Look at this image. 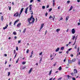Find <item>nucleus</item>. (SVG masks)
Instances as JSON below:
<instances>
[{
	"label": "nucleus",
	"mask_w": 80,
	"mask_h": 80,
	"mask_svg": "<svg viewBox=\"0 0 80 80\" xmlns=\"http://www.w3.org/2000/svg\"><path fill=\"white\" fill-rule=\"evenodd\" d=\"M53 79V78H50L49 79V80H52V79Z\"/></svg>",
	"instance_id": "obj_63"
},
{
	"label": "nucleus",
	"mask_w": 80,
	"mask_h": 80,
	"mask_svg": "<svg viewBox=\"0 0 80 80\" xmlns=\"http://www.w3.org/2000/svg\"><path fill=\"white\" fill-rule=\"evenodd\" d=\"M39 63H41V62H42V58H41L39 61Z\"/></svg>",
	"instance_id": "obj_48"
},
{
	"label": "nucleus",
	"mask_w": 80,
	"mask_h": 80,
	"mask_svg": "<svg viewBox=\"0 0 80 80\" xmlns=\"http://www.w3.org/2000/svg\"><path fill=\"white\" fill-rule=\"evenodd\" d=\"M45 6H42V9H45Z\"/></svg>",
	"instance_id": "obj_37"
},
{
	"label": "nucleus",
	"mask_w": 80,
	"mask_h": 80,
	"mask_svg": "<svg viewBox=\"0 0 80 80\" xmlns=\"http://www.w3.org/2000/svg\"><path fill=\"white\" fill-rule=\"evenodd\" d=\"M32 68H31L30 70H29V71L28 72V73H31V72H32Z\"/></svg>",
	"instance_id": "obj_13"
},
{
	"label": "nucleus",
	"mask_w": 80,
	"mask_h": 80,
	"mask_svg": "<svg viewBox=\"0 0 80 80\" xmlns=\"http://www.w3.org/2000/svg\"><path fill=\"white\" fill-rule=\"evenodd\" d=\"M28 9V7L26 8V10H27Z\"/></svg>",
	"instance_id": "obj_57"
},
{
	"label": "nucleus",
	"mask_w": 80,
	"mask_h": 80,
	"mask_svg": "<svg viewBox=\"0 0 80 80\" xmlns=\"http://www.w3.org/2000/svg\"><path fill=\"white\" fill-rule=\"evenodd\" d=\"M25 68H26V67H23V68H22V69L23 70H24Z\"/></svg>",
	"instance_id": "obj_54"
},
{
	"label": "nucleus",
	"mask_w": 80,
	"mask_h": 80,
	"mask_svg": "<svg viewBox=\"0 0 80 80\" xmlns=\"http://www.w3.org/2000/svg\"><path fill=\"white\" fill-rule=\"evenodd\" d=\"M32 5L31 4L29 6V11H31L32 10Z\"/></svg>",
	"instance_id": "obj_5"
},
{
	"label": "nucleus",
	"mask_w": 80,
	"mask_h": 80,
	"mask_svg": "<svg viewBox=\"0 0 80 80\" xmlns=\"http://www.w3.org/2000/svg\"><path fill=\"white\" fill-rule=\"evenodd\" d=\"M21 43V40L18 41V43Z\"/></svg>",
	"instance_id": "obj_39"
},
{
	"label": "nucleus",
	"mask_w": 80,
	"mask_h": 80,
	"mask_svg": "<svg viewBox=\"0 0 80 80\" xmlns=\"http://www.w3.org/2000/svg\"><path fill=\"white\" fill-rule=\"evenodd\" d=\"M33 18H33V15H32L31 17H30V18H28V22H30V21L32 20V19H33Z\"/></svg>",
	"instance_id": "obj_1"
},
{
	"label": "nucleus",
	"mask_w": 80,
	"mask_h": 80,
	"mask_svg": "<svg viewBox=\"0 0 80 80\" xmlns=\"http://www.w3.org/2000/svg\"><path fill=\"white\" fill-rule=\"evenodd\" d=\"M49 8V5H48V6H47L46 8Z\"/></svg>",
	"instance_id": "obj_55"
},
{
	"label": "nucleus",
	"mask_w": 80,
	"mask_h": 80,
	"mask_svg": "<svg viewBox=\"0 0 80 80\" xmlns=\"http://www.w3.org/2000/svg\"><path fill=\"white\" fill-rule=\"evenodd\" d=\"M13 35H17V32L14 31L13 32Z\"/></svg>",
	"instance_id": "obj_17"
},
{
	"label": "nucleus",
	"mask_w": 80,
	"mask_h": 80,
	"mask_svg": "<svg viewBox=\"0 0 80 80\" xmlns=\"http://www.w3.org/2000/svg\"><path fill=\"white\" fill-rule=\"evenodd\" d=\"M30 12H32V13H31V15H33V11L31 10V11H30Z\"/></svg>",
	"instance_id": "obj_22"
},
{
	"label": "nucleus",
	"mask_w": 80,
	"mask_h": 80,
	"mask_svg": "<svg viewBox=\"0 0 80 80\" xmlns=\"http://www.w3.org/2000/svg\"><path fill=\"white\" fill-rule=\"evenodd\" d=\"M18 21H19V20L18 19L16 21H15L14 23V25H15V24H16V23H17V22H18Z\"/></svg>",
	"instance_id": "obj_7"
},
{
	"label": "nucleus",
	"mask_w": 80,
	"mask_h": 80,
	"mask_svg": "<svg viewBox=\"0 0 80 80\" xmlns=\"http://www.w3.org/2000/svg\"><path fill=\"white\" fill-rule=\"evenodd\" d=\"M72 34H74V33H75V30L74 28L72 29Z\"/></svg>",
	"instance_id": "obj_4"
},
{
	"label": "nucleus",
	"mask_w": 80,
	"mask_h": 80,
	"mask_svg": "<svg viewBox=\"0 0 80 80\" xmlns=\"http://www.w3.org/2000/svg\"><path fill=\"white\" fill-rule=\"evenodd\" d=\"M68 62L69 63H72L73 62H72V60H68Z\"/></svg>",
	"instance_id": "obj_9"
},
{
	"label": "nucleus",
	"mask_w": 80,
	"mask_h": 80,
	"mask_svg": "<svg viewBox=\"0 0 80 80\" xmlns=\"http://www.w3.org/2000/svg\"><path fill=\"white\" fill-rule=\"evenodd\" d=\"M12 25V22H10L9 23V25Z\"/></svg>",
	"instance_id": "obj_56"
},
{
	"label": "nucleus",
	"mask_w": 80,
	"mask_h": 80,
	"mask_svg": "<svg viewBox=\"0 0 80 80\" xmlns=\"http://www.w3.org/2000/svg\"><path fill=\"white\" fill-rule=\"evenodd\" d=\"M77 2H80V0H77Z\"/></svg>",
	"instance_id": "obj_61"
},
{
	"label": "nucleus",
	"mask_w": 80,
	"mask_h": 80,
	"mask_svg": "<svg viewBox=\"0 0 80 80\" xmlns=\"http://www.w3.org/2000/svg\"><path fill=\"white\" fill-rule=\"evenodd\" d=\"M10 72H8V76H10Z\"/></svg>",
	"instance_id": "obj_34"
},
{
	"label": "nucleus",
	"mask_w": 80,
	"mask_h": 80,
	"mask_svg": "<svg viewBox=\"0 0 80 80\" xmlns=\"http://www.w3.org/2000/svg\"><path fill=\"white\" fill-rule=\"evenodd\" d=\"M72 9H73V7L72 6H71V7L70 8V9H69V11H70L72 10Z\"/></svg>",
	"instance_id": "obj_14"
},
{
	"label": "nucleus",
	"mask_w": 80,
	"mask_h": 80,
	"mask_svg": "<svg viewBox=\"0 0 80 80\" xmlns=\"http://www.w3.org/2000/svg\"><path fill=\"white\" fill-rule=\"evenodd\" d=\"M55 65H56V63L54 64L53 65V66L54 67H55Z\"/></svg>",
	"instance_id": "obj_62"
},
{
	"label": "nucleus",
	"mask_w": 80,
	"mask_h": 80,
	"mask_svg": "<svg viewBox=\"0 0 80 80\" xmlns=\"http://www.w3.org/2000/svg\"><path fill=\"white\" fill-rule=\"evenodd\" d=\"M53 0V6H54V5H55V0Z\"/></svg>",
	"instance_id": "obj_27"
},
{
	"label": "nucleus",
	"mask_w": 80,
	"mask_h": 80,
	"mask_svg": "<svg viewBox=\"0 0 80 80\" xmlns=\"http://www.w3.org/2000/svg\"><path fill=\"white\" fill-rule=\"evenodd\" d=\"M35 18H32V22H30V21H29L28 22L29 23V24H32V23H34V22H35Z\"/></svg>",
	"instance_id": "obj_2"
},
{
	"label": "nucleus",
	"mask_w": 80,
	"mask_h": 80,
	"mask_svg": "<svg viewBox=\"0 0 80 80\" xmlns=\"http://www.w3.org/2000/svg\"><path fill=\"white\" fill-rule=\"evenodd\" d=\"M16 50L17 51H18V47H16Z\"/></svg>",
	"instance_id": "obj_35"
},
{
	"label": "nucleus",
	"mask_w": 80,
	"mask_h": 80,
	"mask_svg": "<svg viewBox=\"0 0 80 80\" xmlns=\"http://www.w3.org/2000/svg\"><path fill=\"white\" fill-rule=\"evenodd\" d=\"M59 50H60V48H58L56 50V52H58L59 51Z\"/></svg>",
	"instance_id": "obj_15"
},
{
	"label": "nucleus",
	"mask_w": 80,
	"mask_h": 80,
	"mask_svg": "<svg viewBox=\"0 0 80 80\" xmlns=\"http://www.w3.org/2000/svg\"><path fill=\"white\" fill-rule=\"evenodd\" d=\"M61 50H64V47H61Z\"/></svg>",
	"instance_id": "obj_24"
},
{
	"label": "nucleus",
	"mask_w": 80,
	"mask_h": 80,
	"mask_svg": "<svg viewBox=\"0 0 80 80\" xmlns=\"http://www.w3.org/2000/svg\"><path fill=\"white\" fill-rule=\"evenodd\" d=\"M70 1H67V3H68H68H70Z\"/></svg>",
	"instance_id": "obj_43"
},
{
	"label": "nucleus",
	"mask_w": 80,
	"mask_h": 80,
	"mask_svg": "<svg viewBox=\"0 0 80 80\" xmlns=\"http://www.w3.org/2000/svg\"><path fill=\"white\" fill-rule=\"evenodd\" d=\"M48 15V13H47V12H46L45 14V16H47V15Z\"/></svg>",
	"instance_id": "obj_52"
},
{
	"label": "nucleus",
	"mask_w": 80,
	"mask_h": 80,
	"mask_svg": "<svg viewBox=\"0 0 80 80\" xmlns=\"http://www.w3.org/2000/svg\"><path fill=\"white\" fill-rule=\"evenodd\" d=\"M47 33V31L46 30L45 33V35H46Z\"/></svg>",
	"instance_id": "obj_51"
},
{
	"label": "nucleus",
	"mask_w": 80,
	"mask_h": 80,
	"mask_svg": "<svg viewBox=\"0 0 80 80\" xmlns=\"http://www.w3.org/2000/svg\"><path fill=\"white\" fill-rule=\"evenodd\" d=\"M26 30H27V29L25 28V29L23 30V32L24 33H25V32H26Z\"/></svg>",
	"instance_id": "obj_26"
},
{
	"label": "nucleus",
	"mask_w": 80,
	"mask_h": 80,
	"mask_svg": "<svg viewBox=\"0 0 80 80\" xmlns=\"http://www.w3.org/2000/svg\"><path fill=\"white\" fill-rule=\"evenodd\" d=\"M43 26H44V24H41V26L40 28V30H42V28L43 27Z\"/></svg>",
	"instance_id": "obj_6"
},
{
	"label": "nucleus",
	"mask_w": 80,
	"mask_h": 80,
	"mask_svg": "<svg viewBox=\"0 0 80 80\" xmlns=\"http://www.w3.org/2000/svg\"><path fill=\"white\" fill-rule=\"evenodd\" d=\"M62 19L63 18H62V17H61L60 18V20H62Z\"/></svg>",
	"instance_id": "obj_59"
},
{
	"label": "nucleus",
	"mask_w": 80,
	"mask_h": 80,
	"mask_svg": "<svg viewBox=\"0 0 80 80\" xmlns=\"http://www.w3.org/2000/svg\"><path fill=\"white\" fill-rule=\"evenodd\" d=\"M52 70L51 69V70L49 72V75H51V73H52Z\"/></svg>",
	"instance_id": "obj_23"
},
{
	"label": "nucleus",
	"mask_w": 80,
	"mask_h": 80,
	"mask_svg": "<svg viewBox=\"0 0 80 80\" xmlns=\"http://www.w3.org/2000/svg\"><path fill=\"white\" fill-rule=\"evenodd\" d=\"M72 48H69V49H68V51L69 52V51H70V50H72Z\"/></svg>",
	"instance_id": "obj_41"
},
{
	"label": "nucleus",
	"mask_w": 80,
	"mask_h": 80,
	"mask_svg": "<svg viewBox=\"0 0 80 80\" xmlns=\"http://www.w3.org/2000/svg\"><path fill=\"white\" fill-rule=\"evenodd\" d=\"M21 14H22V12H20V13H19V17H20V16Z\"/></svg>",
	"instance_id": "obj_45"
},
{
	"label": "nucleus",
	"mask_w": 80,
	"mask_h": 80,
	"mask_svg": "<svg viewBox=\"0 0 80 80\" xmlns=\"http://www.w3.org/2000/svg\"><path fill=\"white\" fill-rule=\"evenodd\" d=\"M70 56L71 57H73V54H71Z\"/></svg>",
	"instance_id": "obj_50"
},
{
	"label": "nucleus",
	"mask_w": 80,
	"mask_h": 80,
	"mask_svg": "<svg viewBox=\"0 0 80 80\" xmlns=\"http://www.w3.org/2000/svg\"><path fill=\"white\" fill-rule=\"evenodd\" d=\"M33 0H31L30 1V2L32 3V2H33Z\"/></svg>",
	"instance_id": "obj_44"
},
{
	"label": "nucleus",
	"mask_w": 80,
	"mask_h": 80,
	"mask_svg": "<svg viewBox=\"0 0 80 80\" xmlns=\"http://www.w3.org/2000/svg\"><path fill=\"white\" fill-rule=\"evenodd\" d=\"M78 65H80V61H79V62H78Z\"/></svg>",
	"instance_id": "obj_64"
},
{
	"label": "nucleus",
	"mask_w": 80,
	"mask_h": 80,
	"mask_svg": "<svg viewBox=\"0 0 80 80\" xmlns=\"http://www.w3.org/2000/svg\"><path fill=\"white\" fill-rule=\"evenodd\" d=\"M68 18H69V17L67 16V17L66 18V21H67V20H68Z\"/></svg>",
	"instance_id": "obj_21"
},
{
	"label": "nucleus",
	"mask_w": 80,
	"mask_h": 80,
	"mask_svg": "<svg viewBox=\"0 0 80 80\" xmlns=\"http://www.w3.org/2000/svg\"><path fill=\"white\" fill-rule=\"evenodd\" d=\"M76 60V59H75V58H74L72 60V62H75V61Z\"/></svg>",
	"instance_id": "obj_11"
},
{
	"label": "nucleus",
	"mask_w": 80,
	"mask_h": 80,
	"mask_svg": "<svg viewBox=\"0 0 80 80\" xmlns=\"http://www.w3.org/2000/svg\"><path fill=\"white\" fill-rule=\"evenodd\" d=\"M20 25H21V23H19L17 25V27H20Z\"/></svg>",
	"instance_id": "obj_16"
},
{
	"label": "nucleus",
	"mask_w": 80,
	"mask_h": 80,
	"mask_svg": "<svg viewBox=\"0 0 80 80\" xmlns=\"http://www.w3.org/2000/svg\"><path fill=\"white\" fill-rule=\"evenodd\" d=\"M17 36H15L14 37V38H15V39H17Z\"/></svg>",
	"instance_id": "obj_58"
},
{
	"label": "nucleus",
	"mask_w": 80,
	"mask_h": 80,
	"mask_svg": "<svg viewBox=\"0 0 80 80\" xmlns=\"http://www.w3.org/2000/svg\"><path fill=\"white\" fill-rule=\"evenodd\" d=\"M24 10V8H22L21 9V10L20 11V12L22 13V12H23V11Z\"/></svg>",
	"instance_id": "obj_10"
},
{
	"label": "nucleus",
	"mask_w": 80,
	"mask_h": 80,
	"mask_svg": "<svg viewBox=\"0 0 80 80\" xmlns=\"http://www.w3.org/2000/svg\"><path fill=\"white\" fill-rule=\"evenodd\" d=\"M19 14H18V12H17L16 13H15L14 15V17L15 16H16V17H18V15Z\"/></svg>",
	"instance_id": "obj_3"
},
{
	"label": "nucleus",
	"mask_w": 80,
	"mask_h": 80,
	"mask_svg": "<svg viewBox=\"0 0 80 80\" xmlns=\"http://www.w3.org/2000/svg\"><path fill=\"white\" fill-rule=\"evenodd\" d=\"M59 70L60 71L62 70V67H61V66H60L59 68Z\"/></svg>",
	"instance_id": "obj_25"
},
{
	"label": "nucleus",
	"mask_w": 80,
	"mask_h": 80,
	"mask_svg": "<svg viewBox=\"0 0 80 80\" xmlns=\"http://www.w3.org/2000/svg\"><path fill=\"white\" fill-rule=\"evenodd\" d=\"M72 80H76V79H75V78H72Z\"/></svg>",
	"instance_id": "obj_53"
},
{
	"label": "nucleus",
	"mask_w": 80,
	"mask_h": 80,
	"mask_svg": "<svg viewBox=\"0 0 80 80\" xmlns=\"http://www.w3.org/2000/svg\"><path fill=\"white\" fill-rule=\"evenodd\" d=\"M17 53H16L15 55L14 58H16V57H17Z\"/></svg>",
	"instance_id": "obj_36"
},
{
	"label": "nucleus",
	"mask_w": 80,
	"mask_h": 80,
	"mask_svg": "<svg viewBox=\"0 0 80 80\" xmlns=\"http://www.w3.org/2000/svg\"><path fill=\"white\" fill-rule=\"evenodd\" d=\"M75 36H74L72 37V40H74L75 39Z\"/></svg>",
	"instance_id": "obj_32"
},
{
	"label": "nucleus",
	"mask_w": 80,
	"mask_h": 80,
	"mask_svg": "<svg viewBox=\"0 0 80 80\" xmlns=\"http://www.w3.org/2000/svg\"><path fill=\"white\" fill-rule=\"evenodd\" d=\"M16 52V50H14L13 54H15Z\"/></svg>",
	"instance_id": "obj_38"
},
{
	"label": "nucleus",
	"mask_w": 80,
	"mask_h": 80,
	"mask_svg": "<svg viewBox=\"0 0 80 80\" xmlns=\"http://www.w3.org/2000/svg\"><path fill=\"white\" fill-rule=\"evenodd\" d=\"M60 29H56V31L57 33H58V31H60Z\"/></svg>",
	"instance_id": "obj_18"
},
{
	"label": "nucleus",
	"mask_w": 80,
	"mask_h": 80,
	"mask_svg": "<svg viewBox=\"0 0 80 80\" xmlns=\"http://www.w3.org/2000/svg\"><path fill=\"white\" fill-rule=\"evenodd\" d=\"M68 79H70V78H71V76H69V75H68Z\"/></svg>",
	"instance_id": "obj_20"
},
{
	"label": "nucleus",
	"mask_w": 80,
	"mask_h": 80,
	"mask_svg": "<svg viewBox=\"0 0 80 80\" xmlns=\"http://www.w3.org/2000/svg\"><path fill=\"white\" fill-rule=\"evenodd\" d=\"M18 60H19V58H18V59L16 61V63H18Z\"/></svg>",
	"instance_id": "obj_33"
},
{
	"label": "nucleus",
	"mask_w": 80,
	"mask_h": 80,
	"mask_svg": "<svg viewBox=\"0 0 80 80\" xmlns=\"http://www.w3.org/2000/svg\"><path fill=\"white\" fill-rule=\"evenodd\" d=\"M26 63V62H22V64L23 65H25V64Z\"/></svg>",
	"instance_id": "obj_29"
},
{
	"label": "nucleus",
	"mask_w": 80,
	"mask_h": 80,
	"mask_svg": "<svg viewBox=\"0 0 80 80\" xmlns=\"http://www.w3.org/2000/svg\"><path fill=\"white\" fill-rule=\"evenodd\" d=\"M52 10V8H50V9L49 10V12H51Z\"/></svg>",
	"instance_id": "obj_42"
},
{
	"label": "nucleus",
	"mask_w": 80,
	"mask_h": 80,
	"mask_svg": "<svg viewBox=\"0 0 80 80\" xmlns=\"http://www.w3.org/2000/svg\"><path fill=\"white\" fill-rule=\"evenodd\" d=\"M11 8H12L11 7H10L9 8V10H11Z\"/></svg>",
	"instance_id": "obj_47"
},
{
	"label": "nucleus",
	"mask_w": 80,
	"mask_h": 80,
	"mask_svg": "<svg viewBox=\"0 0 80 80\" xmlns=\"http://www.w3.org/2000/svg\"><path fill=\"white\" fill-rule=\"evenodd\" d=\"M29 52V50L27 49V51H26L27 53H28V52Z\"/></svg>",
	"instance_id": "obj_30"
},
{
	"label": "nucleus",
	"mask_w": 80,
	"mask_h": 80,
	"mask_svg": "<svg viewBox=\"0 0 80 80\" xmlns=\"http://www.w3.org/2000/svg\"><path fill=\"white\" fill-rule=\"evenodd\" d=\"M77 36H76L75 38V42H76V40H77Z\"/></svg>",
	"instance_id": "obj_40"
},
{
	"label": "nucleus",
	"mask_w": 80,
	"mask_h": 80,
	"mask_svg": "<svg viewBox=\"0 0 80 80\" xmlns=\"http://www.w3.org/2000/svg\"><path fill=\"white\" fill-rule=\"evenodd\" d=\"M42 52L40 53L39 54V55H42Z\"/></svg>",
	"instance_id": "obj_49"
},
{
	"label": "nucleus",
	"mask_w": 80,
	"mask_h": 80,
	"mask_svg": "<svg viewBox=\"0 0 80 80\" xmlns=\"http://www.w3.org/2000/svg\"><path fill=\"white\" fill-rule=\"evenodd\" d=\"M78 72L77 71V70H76V69H74V73H77Z\"/></svg>",
	"instance_id": "obj_12"
},
{
	"label": "nucleus",
	"mask_w": 80,
	"mask_h": 80,
	"mask_svg": "<svg viewBox=\"0 0 80 80\" xmlns=\"http://www.w3.org/2000/svg\"><path fill=\"white\" fill-rule=\"evenodd\" d=\"M62 78H58V80H61V79H62Z\"/></svg>",
	"instance_id": "obj_46"
},
{
	"label": "nucleus",
	"mask_w": 80,
	"mask_h": 80,
	"mask_svg": "<svg viewBox=\"0 0 80 80\" xmlns=\"http://www.w3.org/2000/svg\"><path fill=\"white\" fill-rule=\"evenodd\" d=\"M74 48H75V49H76V48H77V45H76L75 46V47H74Z\"/></svg>",
	"instance_id": "obj_60"
},
{
	"label": "nucleus",
	"mask_w": 80,
	"mask_h": 80,
	"mask_svg": "<svg viewBox=\"0 0 80 80\" xmlns=\"http://www.w3.org/2000/svg\"><path fill=\"white\" fill-rule=\"evenodd\" d=\"M27 11L28 10L27 9H25V13H26V14H27Z\"/></svg>",
	"instance_id": "obj_28"
},
{
	"label": "nucleus",
	"mask_w": 80,
	"mask_h": 80,
	"mask_svg": "<svg viewBox=\"0 0 80 80\" xmlns=\"http://www.w3.org/2000/svg\"><path fill=\"white\" fill-rule=\"evenodd\" d=\"M8 24H7L6 26L3 28V30H5V29H6V28H7V27H8Z\"/></svg>",
	"instance_id": "obj_8"
},
{
	"label": "nucleus",
	"mask_w": 80,
	"mask_h": 80,
	"mask_svg": "<svg viewBox=\"0 0 80 80\" xmlns=\"http://www.w3.org/2000/svg\"><path fill=\"white\" fill-rule=\"evenodd\" d=\"M49 18L50 19V18H53V17L52 16H50Z\"/></svg>",
	"instance_id": "obj_31"
},
{
	"label": "nucleus",
	"mask_w": 80,
	"mask_h": 80,
	"mask_svg": "<svg viewBox=\"0 0 80 80\" xmlns=\"http://www.w3.org/2000/svg\"><path fill=\"white\" fill-rule=\"evenodd\" d=\"M1 20L2 21H3V16H2L1 17Z\"/></svg>",
	"instance_id": "obj_19"
}]
</instances>
